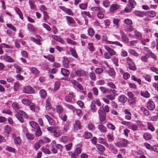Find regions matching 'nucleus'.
<instances>
[{
  "mask_svg": "<svg viewBox=\"0 0 158 158\" xmlns=\"http://www.w3.org/2000/svg\"><path fill=\"white\" fill-rule=\"evenodd\" d=\"M50 99L49 98H48L46 100V109L47 110H49L52 108V106L50 103Z\"/></svg>",
  "mask_w": 158,
  "mask_h": 158,
  "instance_id": "obj_15",
  "label": "nucleus"
},
{
  "mask_svg": "<svg viewBox=\"0 0 158 158\" xmlns=\"http://www.w3.org/2000/svg\"><path fill=\"white\" fill-rule=\"evenodd\" d=\"M98 112L99 115V119L101 122L105 121L106 120V113L102 109L101 107L99 109Z\"/></svg>",
  "mask_w": 158,
  "mask_h": 158,
  "instance_id": "obj_3",
  "label": "nucleus"
},
{
  "mask_svg": "<svg viewBox=\"0 0 158 158\" xmlns=\"http://www.w3.org/2000/svg\"><path fill=\"white\" fill-rule=\"evenodd\" d=\"M36 131L35 133V135L36 137H38L41 136L42 134V132L41 130V129L40 127L36 129Z\"/></svg>",
  "mask_w": 158,
  "mask_h": 158,
  "instance_id": "obj_35",
  "label": "nucleus"
},
{
  "mask_svg": "<svg viewBox=\"0 0 158 158\" xmlns=\"http://www.w3.org/2000/svg\"><path fill=\"white\" fill-rule=\"evenodd\" d=\"M34 90L31 87L27 86L23 88V91L25 93L31 94L34 92Z\"/></svg>",
  "mask_w": 158,
  "mask_h": 158,
  "instance_id": "obj_4",
  "label": "nucleus"
},
{
  "mask_svg": "<svg viewBox=\"0 0 158 158\" xmlns=\"http://www.w3.org/2000/svg\"><path fill=\"white\" fill-rule=\"evenodd\" d=\"M41 149L42 151L45 154H49L51 153L50 150L47 148H44L43 147H42Z\"/></svg>",
  "mask_w": 158,
  "mask_h": 158,
  "instance_id": "obj_52",
  "label": "nucleus"
},
{
  "mask_svg": "<svg viewBox=\"0 0 158 158\" xmlns=\"http://www.w3.org/2000/svg\"><path fill=\"white\" fill-rule=\"evenodd\" d=\"M22 102L24 105H29L31 103V101L30 99L26 98H23L22 100Z\"/></svg>",
  "mask_w": 158,
  "mask_h": 158,
  "instance_id": "obj_26",
  "label": "nucleus"
},
{
  "mask_svg": "<svg viewBox=\"0 0 158 158\" xmlns=\"http://www.w3.org/2000/svg\"><path fill=\"white\" fill-rule=\"evenodd\" d=\"M119 7V5L117 4L111 5L109 9L110 11L113 12L118 9Z\"/></svg>",
  "mask_w": 158,
  "mask_h": 158,
  "instance_id": "obj_10",
  "label": "nucleus"
},
{
  "mask_svg": "<svg viewBox=\"0 0 158 158\" xmlns=\"http://www.w3.org/2000/svg\"><path fill=\"white\" fill-rule=\"evenodd\" d=\"M14 141L16 144H20L21 143V140L19 136L16 137L14 139Z\"/></svg>",
  "mask_w": 158,
  "mask_h": 158,
  "instance_id": "obj_41",
  "label": "nucleus"
},
{
  "mask_svg": "<svg viewBox=\"0 0 158 158\" xmlns=\"http://www.w3.org/2000/svg\"><path fill=\"white\" fill-rule=\"evenodd\" d=\"M116 96V95H114V94H111L107 95L106 97L108 99L112 101L114 99Z\"/></svg>",
  "mask_w": 158,
  "mask_h": 158,
  "instance_id": "obj_36",
  "label": "nucleus"
},
{
  "mask_svg": "<svg viewBox=\"0 0 158 158\" xmlns=\"http://www.w3.org/2000/svg\"><path fill=\"white\" fill-rule=\"evenodd\" d=\"M69 51L71 54L75 58L77 59L78 56L75 49L72 48H69Z\"/></svg>",
  "mask_w": 158,
  "mask_h": 158,
  "instance_id": "obj_20",
  "label": "nucleus"
},
{
  "mask_svg": "<svg viewBox=\"0 0 158 158\" xmlns=\"http://www.w3.org/2000/svg\"><path fill=\"white\" fill-rule=\"evenodd\" d=\"M134 34L136 38L137 39L141 40L142 38V35L140 32L136 31H134Z\"/></svg>",
  "mask_w": 158,
  "mask_h": 158,
  "instance_id": "obj_29",
  "label": "nucleus"
},
{
  "mask_svg": "<svg viewBox=\"0 0 158 158\" xmlns=\"http://www.w3.org/2000/svg\"><path fill=\"white\" fill-rule=\"evenodd\" d=\"M91 79L92 81H95L96 80V77L95 73L94 71H91L89 74Z\"/></svg>",
  "mask_w": 158,
  "mask_h": 158,
  "instance_id": "obj_32",
  "label": "nucleus"
},
{
  "mask_svg": "<svg viewBox=\"0 0 158 158\" xmlns=\"http://www.w3.org/2000/svg\"><path fill=\"white\" fill-rule=\"evenodd\" d=\"M140 95L145 98H148L150 96V94L147 91L141 92L140 93Z\"/></svg>",
  "mask_w": 158,
  "mask_h": 158,
  "instance_id": "obj_39",
  "label": "nucleus"
},
{
  "mask_svg": "<svg viewBox=\"0 0 158 158\" xmlns=\"http://www.w3.org/2000/svg\"><path fill=\"white\" fill-rule=\"evenodd\" d=\"M135 100L134 98H129L128 100V102L129 105L131 106L135 105Z\"/></svg>",
  "mask_w": 158,
  "mask_h": 158,
  "instance_id": "obj_30",
  "label": "nucleus"
},
{
  "mask_svg": "<svg viewBox=\"0 0 158 158\" xmlns=\"http://www.w3.org/2000/svg\"><path fill=\"white\" fill-rule=\"evenodd\" d=\"M127 97L123 94L121 95L118 97V100L121 103H124L127 101Z\"/></svg>",
  "mask_w": 158,
  "mask_h": 158,
  "instance_id": "obj_12",
  "label": "nucleus"
},
{
  "mask_svg": "<svg viewBox=\"0 0 158 158\" xmlns=\"http://www.w3.org/2000/svg\"><path fill=\"white\" fill-rule=\"evenodd\" d=\"M82 151V149L80 147H77L76 148L74 152V153H75L76 154L78 155V154H80Z\"/></svg>",
  "mask_w": 158,
  "mask_h": 158,
  "instance_id": "obj_55",
  "label": "nucleus"
},
{
  "mask_svg": "<svg viewBox=\"0 0 158 158\" xmlns=\"http://www.w3.org/2000/svg\"><path fill=\"white\" fill-rule=\"evenodd\" d=\"M57 127L55 126H52L48 127L47 128L48 130L51 132H54L55 130L57 129Z\"/></svg>",
  "mask_w": 158,
  "mask_h": 158,
  "instance_id": "obj_57",
  "label": "nucleus"
},
{
  "mask_svg": "<svg viewBox=\"0 0 158 158\" xmlns=\"http://www.w3.org/2000/svg\"><path fill=\"white\" fill-rule=\"evenodd\" d=\"M81 128V126L80 121L78 120H76L73 124V129L74 131H76Z\"/></svg>",
  "mask_w": 158,
  "mask_h": 158,
  "instance_id": "obj_7",
  "label": "nucleus"
},
{
  "mask_svg": "<svg viewBox=\"0 0 158 158\" xmlns=\"http://www.w3.org/2000/svg\"><path fill=\"white\" fill-rule=\"evenodd\" d=\"M88 32L89 35L90 36H92L94 34V30L92 28L88 29Z\"/></svg>",
  "mask_w": 158,
  "mask_h": 158,
  "instance_id": "obj_54",
  "label": "nucleus"
},
{
  "mask_svg": "<svg viewBox=\"0 0 158 158\" xmlns=\"http://www.w3.org/2000/svg\"><path fill=\"white\" fill-rule=\"evenodd\" d=\"M122 147H125L127 144V141L125 139L123 140L122 141H120Z\"/></svg>",
  "mask_w": 158,
  "mask_h": 158,
  "instance_id": "obj_51",
  "label": "nucleus"
},
{
  "mask_svg": "<svg viewBox=\"0 0 158 158\" xmlns=\"http://www.w3.org/2000/svg\"><path fill=\"white\" fill-rule=\"evenodd\" d=\"M98 128L99 131L102 133L105 132L106 131V129L102 124H100L98 125Z\"/></svg>",
  "mask_w": 158,
  "mask_h": 158,
  "instance_id": "obj_14",
  "label": "nucleus"
},
{
  "mask_svg": "<svg viewBox=\"0 0 158 158\" xmlns=\"http://www.w3.org/2000/svg\"><path fill=\"white\" fill-rule=\"evenodd\" d=\"M39 94L41 97L43 98H46L47 95L46 91L44 89H42L40 91Z\"/></svg>",
  "mask_w": 158,
  "mask_h": 158,
  "instance_id": "obj_24",
  "label": "nucleus"
},
{
  "mask_svg": "<svg viewBox=\"0 0 158 158\" xmlns=\"http://www.w3.org/2000/svg\"><path fill=\"white\" fill-rule=\"evenodd\" d=\"M103 71V69L102 68H97L95 70V72L96 73L100 74Z\"/></svg>",
  "mask_w": 158,
  "mask_h": 158,
  "instance_id": "obj_63",
  "label": "nucleus"
},
{
  "mask_svg": "<svg viewBox=\"0 0 158 158\" xmlns=\"http://www.w3.org/2000/svg\"><path fill=\"white\" fill-rule=\"evenodd\" d=\"M120 33L121 36L122 40L125 42L128 43V39L124 32L122 31H120Z\"/></svg>",
  "mask_w": 158,
  "mask_h": 158,
  "instance_id": "obj_11",
  "label": "nucleus"
},
{
  "mask_svg": "<svg viewBox=\"0 0 158 158\" xmlns=\"http://www.w3.org/2000/svg\"><path fill=\"white\" fill-rule=\"evenodd\" d=\"M43 141L42 140H39L37 143H35L34 144V147L36 151H37L41 146V144L42 143Z\"/></svg>",
  "mask_w": 158,
  "mask_h": 158,
  "instance_id": "obj_38",
  "label": "nucleus"
},
{
  "mask_svg": "<svg viewBox=\"0 0 158 158\" xmlns=\"http://www.w3.org/2000/svg\"><path fill=\"white\" fill-rule=\"evenodd\" d=\"M44 57L51 62H53L55 61V58L52 55H50L47 56H44Z\"/></svg>",
  "mask_w": 158,
  "mask_h": 158,
  "instance_id": "obj_23",
  "label": "nucleus"
},
{
  "mask_svg": "<svg viewBox=\"0 0 158 158\" xmlns=\"http://www.w3.org/2000/svg\"><path fill=\"white\" fill-rule=\"evenodd\" d=\"M85 137L86 139H90L91 138L92 136V134L90 132H85Z\"/></svg>",
  "mask_w": 158,
  "mask_h": 158,
  "instance_id": "obj_61",
  "label": "nucleus"
},
{
  "mask_svg": "<svg viewBox=\"0 0 158 158\" xmlns=\"http://www.w3.org/2000/svg\"><path fill=\"white\" fill-rule=\"evenodd\" d=\"M75 74L78 77H81L85 75V72L83 69H78L76 71Z\"/></svg>",
  "mask_w": 158,
  "mask_h": 158,
  "instance_id": "obj_13",
  "label": "nucleus"
},
{
  "mask_svg": "<svg viewBox=\"0 0 158 158\" xmlns=\"http://www.w3.org/2000/svg\"><path fill=\"white\" fill-rule=\"evenodd\" d=\"M66 18L67 21L73 24L75 22L73 19L70 17L67 16L66 17Z\"/></svg>",
  "mask_w": 158,
  "mask_h": 158,
  "instance_id": "obj_50",
  "label": "nucleus"
},
{
  "mask_svg": "<svg viewBox=\"0 0 158 158\" xmlns=\"http://www.w3.org/2000/svg\"><path fill=\"white\" fill-rule=\"evenodd\" d=\"M56 112L58 114H60V113H62L63 111V108L60 105H57L56 107Z\"/></svg>",
  "mask_w": 158,
  "mask_h": 158,
  "instance_id": "obj_31",
  "label": "nucleus"
},
{
  "mask_svg": "<svg viewBox=\"0 0 158 158\" xmlns=\"http://www.w3.org/2000/svg\"><path fill=\"white\" fill-rule=\"evenodd\" d=\"M108 73L109 75L112 77H114L115 75V73L114 70V69L112 68L110 69Z\"/></svg>",
  "mask_w": 158,
  "mask_h": 158,
  "instance_id": "obj_43",
  "label": "nucleus"
},
{
  "mask_svg": "<svg viewBox=\"0 0 158 158\" xmlns=\"http://www.w3.org/2000/svg\"><path fill=\"white\" fill-rule=\"evenodd\" d=\"M90 108L91 110L93 112H96V106L95 105V103H94V101H93L90 105Z\"/></svg>",
  "mask_w": 158,
  "mask_h": 158,
  "instance_id": "obj_42",
  "label": "nucleus"
},
{
  "mask_svg": "<svg viewBox=\"0 0 158 158\" xmlns=\"http://www.w3.org/2000/svg\"><path fill=\"white\" fill-rule=\"evenodd\" d=\"M20 86L19 83L17 82H16L14 84V89L15 91H17L18 89L19 88Z\"/></svg>",
  "mask_w": 158,
  "mask_h": 158,
  "instance_id": "obj_56",
  "label": "nucleus"
},
{
  "mask_svg": "<svg viewBox=\"0 0 158 158\" xmlns=\"http://www.w3.org/2000/svg\"><path fill=\"white\" fill-rule=\"evenodd\" d=\"M3 60L6 61L8 62H13L14 60L10 56L5 55L3 58Z\"/></svg>",
  "mask_w": 158,
  "mask_h": 158,
  "instance_id": "obj_17",
  "label": "nucleus"
},
{
  "mask_svg": "<svg viewBox=\"0 0 158 158\" xmlns=\"http://www.w3.org/2000/svg\"><path fill=\"white\" fill-rule=\"evenodd\" d=\"M88 48L91 52H92L94 51V48L92 43H89L88 44Z\"/></svg>",
  "mask_w": 158,
  "mask_h": 158,
  "instance_id": "obj_58",
  "label": "nucleus"
},
{
  "mask_svg": "<svg viewBox=\"0 0 158 158\" xmlns=\"http://www.w3.org/2000/svg\"><path fill=\"white\" fill-rule=\"evenodd\" d=\"M131 79L135 81H137L139 85L141 84V80L139 78H137L134 76L132 75L131 76Z\"/></svg>",
  "mask_w": 158,
  "mask_h": 158,
  "instance_id": "obj_46",
  "label": "nucleus"
},
{
  "mask_svg": "<svg viewBox=\"0 0 158 158\" xmlns=\"http://www.w3.org/2000/svg\"><path fill=\"white\" fill-rule=\"evenodd\" d=\"M128 52L130 54L132 55L133 56H134L136 57L139 56L138 54L133 49H129L128 50Z\"/></svg>",
  "mask_w": 158,
  "mask_h": 158,
  "instance_id": "obj_34",
  "label": "nucleus"
},
{
  "mask_svg": "<svg viewBox=\"0 0 158 158\" xmlns=\"http://www.w3.org/2000/svg\"><path fill=\"white\" fill-rule=\"evenodd\" d=\"M145 15L151 18L154 17L156 15V13L153 11H147L145 12Z\"/></svg>",
  "mask_w": 158,
  "mask_h": 158,
  "instance_id": "obj_9",
  "label": "nucleus"
},
{
  "mask_svg": "<svg viewBox=\"0 0 158 158\" xmlns=\"http://www.w3.org/2000/svg\"><path fill=\"white\" fill-rule=\"evenodd\" d=\"M110 148L112 150L113 153L114 154H116L118 152V150L112 144H110Z\"/></svg>",
  "mask_w": 158,
  "mask_h": 158,
  "instance_id": "obj_37",
  "label": "nucleus"
},
{
  "mask_svg": "<svg viewBox=\"0 0 158 158\" xmlns=\"http://www.w3.org/2000/svg\"><path fill=\"white\" fill-rule=\"evenodd\" d=\"M79 7L81 9L84 10L86 9L87 7V4L86 3L85 4H81L79 5Z\"/></svg>",
  "mask_w": 158,
  "mask_h": 158,
  "instance_id": "obj_59",
  "label": "nucleus"
},
{
  "mask_svg": "<svg viewBox=\"0 0 158 158\" xmlns=\"http://www.w3.org/2000/svg\"><path fill=\"white\" fill-rule=\"evenodd\" d=\"M31 73L36 76H38L40 73L38 69L35 67H30L29 68Z\"/></svg>",
  "mask_w": 158,
  "mask_h": 158,
  "instance_id": "obj_8",
  "label": "nucleus"
},
{
  "mask_svg": "<svg viewBox=\"0 0 158 158\" xmlns=\"http://www.w3.org/2000/svg\"><path fill=\"white\" fill-rule=\"evenodd\" d=\"M15 116L22 123L24 122V118L27 119L28 117V115L25 112L22 110L19 111L15 115Z\"/></svg>",
  "mask_w": 158,
  "mask_h": 158,
  "instance_id": "obj_1",
  "label": "nucleus"
},
{
  "mask_svg": "<svg viewBox=\"0 0 158 158\" xmlns=\"http://www.w3.org/2000/svg\"><path fill=\"white\" fill-rule=\"evenodd\" d=\"M96 148L100 151L103 152L105 150V147L101 144H97Z\"/></svg>",
  "mask_w": 158,
  "mask_h": 158,
  "instance_id": "obj_45",
  "label": "nucleus"
},
{
  "mask_svg": "<svg viewBox=\"0 0 158 158\" xmlns=\"http://www.w3.org/2000/svg\"><path fill=\"white\" fill-rule=\"evenodd\" d=\"M6 150L8 151L9 152H15V149L11 147L10 146H7L6 148Z\"/></svg>",
  "mask_w": 158,
  "mask_h": 158,
  "instance_id": "obj_47",
  "label": "nucleus"
},
{
  "mask_svg": "<svg viewBox=\"0 0 158 158\" xmlns=\"http://www.w3.org/2000/svg\"><path fill=\"white\" fill-rule=\"evenodd\" d=\"M15 10L17 13L19 15V18L22 19H23V15L20 9L17 7L15 8Z\"/></svg>",
  "mask_w": 158,
  "mask_h": 158,
  "instance_id": "obj_28",
  "label": "nucleus"
},
{
  "mask_svg": "<svg viewBox=\"0 0 158 158\" xmlns=\"http://www.w3.org/2000/svg\"><path fill=\"white\" fill-rule=\"evenodd\" d=\"M29 124L31 127L35 129L38 128L39 127L38 124L34 121L29 122Z\"/></svg>",
  "mask_w": 158,
  "mask_h": 158,
  "instance_id": "obj_16",
  "label": "nucleus"
},
{
  "mask_svg": "<svg viewBox=\"0 0 158 158\" xmlns=\"http://www.w3.org/2000/svg\"><path fill=\"white\" fill-rule=\"evenodd\" d=\"M147 106L149 110H153L155 107L154 102L151 100H149L148 102Z\"/></svg>",
  "mask_w": 158,
  "mask_h": 158,
  "instance_id": "obj_6",
  "label": "nucleus"
},
{
  "mask_svg": "<svg viewBox=\"0 0 158 158\" xmlns=\"http://www.w3.org/2000/svg\"><path fill=\"white\" fill-rule=\"evenodd\" d=\"M63 64L64 67L68 68L69 67V60L67 57H63Z\"/></svg>",
  "mask_w": 158,
  "mask_h": 158,
  "instance_id": "obj_19",
  "label": "nucleus"
},
{
  "mask_svg": "<svg viewBox=\"0 0 158 158\" xmlns=\"http://www.w3.org/2000/svg\"><path fill=\"white\" fill-rule=\"evenodd\" d=\"M91 10L93 11H104V10L102 8L100 7L94 6L91 8Z\"/></svg>",
  "mask_w": 158,
  "mask_h": 158,
  "instance_id": "obj_27",
  "label": "nucleus"
},
{
  "mask_svg": "<svg viewBox=\"0 0 158 158\" xmlns=\"http://www.w3.org/2000/svg\"><path fill=\"white\" fill-rule=\"evenodd\" d=\"M107 43L109 44H115L121 47L123 46V45L118 41H107Z\"/></svg>",
  "mask_w": 158,
  "mask_h": 158,
  "instance_id": "obj_40",
  "label": "nucleus"
},
{
  "mask_svg": "<svg viewBox=\"0 0 158 158\" xmlns=\"http://www.w3.org/2000/svg\"><path fill=\"white\" fill-rule=\"evenodd\" d=\"M105 11H99L97 15L98 17L100 19H103L104 17V14L103 13V12Z\"/></svg>",
  "mask_w": 158,
  "mask_h": 158,
  "instance_id": "obj_44",
  "label": "nucleus"
},
{
  "mask_svg": "<svg viewBox=\"0 0 158 158\" xmlns=\"http://www.w3.org/2000/svg\"><path fill=\"white\" fill-rule=\"evenodd\" d=\"M73 145L72 143H70L68 144L65 145V147L67 151H70L72 148Z\"/></svg>",
  "mask_w": 158,
  "mask_h": 158,
  "instance_id": "obj_53",
  "label": "nucleus"
},
{
  "mask_svg": "<svg viewBox=\"0 0 158 158\" xmlns=\"http://www.w3.org/2000/svg\"><path fill=\"white\" fill-rule=\"evenodd\" d=\"M148 128L152 131H154L155 130V128L152 125L149 123H148Z\"/></svg>",
  "mask_w": 158,
  "mask_h": 158,
  "instance_id": "obj_60",
  "label": "nucleus"
},
{
  "mask_svg": "<svg viewBox=\"0 0 158 158\" xmlns=\"http://www.w3.org/2000/svg\"><path fill=\"white\" fill-rule=\"evenodd\" d=\"M103 5L105 7H107L109 6L110 2L108 0H104L103 2Z\"/></svg>",
  "mask_w": 158,
  "mask_h": 158,
  "instance_id": "obj_62",
  "label": "nucleus"
},
{
  "mask_svg": "<svg viewBox=\"0 0 158 158\" xmlns=\"http://www.w3.org/2000/svg\"><path fill=\"white\" fill-rule=\"evenodd\" d=\"M140 110L145 116H148L149 115V112L145 108L143 107H142L140 108Z\"/></svg>",
  "mask_w": 158,
  "mask_h": 158,
  "instance_id": "obj_25",
  "label": "nucleus"
},
{
  "mask_svg": "<svg viewBox=\"0 0 158 158\" xmlns=\"http://www.w3.org/2000/svg\"><path fill=\"white\" fill-rule=\"evenodd\" d=\"M105 49L108 52L110 55L111 56L115 55L116 54V52L113 49L107 45L104 46Z\"/></svg>",
  "mask_w": 158,
  "mask_h": 158,
  "instance_id": "obj_5",
  "label": "nucleus"
},
{
  "mask_svg": "<svg viewBox=\"0 0 158 158\" xmlns=\"http://www.w3.org/2000/svg\"><path fill=\"white\" fill-rule=\"evenodd\" d=\"M5 130L7 134H9L11 132L12 130L10 126L6 125L5 127Z\"/></svg>",
  "mask_w": 158,
  "mask_h": 158,
  "instance_id": "obj_64",
  "label": "nucleus"
},
{
  "mask_svg": "<svg viewBox=\"0 0 158 158\" xmlns=\"http://www.w3.org/2000/svg\"><path fill=\"white\" fill-rule=\"evenodd\" d=\"M133 13L137 16L140 17H143L145 15V12L137 10H136L134 11L133 12Z\"/></svg>",
  "mask_w": 158,
  "mask_h": 158,
  "instance_id": "obj_21",
  "label": "nucleus"
},
{
  "mask_svg": "<svg viewBox=\"0 0 158 158\" xmlns=\"http://www.w3.org/2000/svg\"><path fill=\"white\" fill-rule=\"evenodd\" d=\"M143 136L144 138L146 140H149L152 138V135L148 132L144 133Z\"/></svg>",
  "mask_w": 158,
  "mask_h": 158,
  "instance_id": "obj_33",
  "label": "nucleus"
},
{
  "mask_svg": "<svg viewBox=\"0 0 158 158\" xmlns=\"http://www.w3.org/2000/svg\"><path fill=\"white\" fill-rule=\"evenodd\" d=\"M59 117L64 121H65L67 119V116L64 113L59 114Z\"/></svg>",
  "mask_w": 158,
  "mask_h": 158,
  "instance_id": "obj_48",
  "label": "nucleus"
},
{
  "mask_svg": "<svg viewBox=\"0 0 158 158\" xmlns=\"http://www.w3.org/2000/svg\"><path fill=\"white\" fill-rule=\"evenodd\" d=\"M136 5V3L134 0H129V4L127 5L124 9L125 11L127 13L131 11Z\"/></svg>",
  "mask_w": 158,
  "mask_h": 158,
  "instance_id": "obj_2",
  "label": "nucleus"
},
{
  "mask_svg": "<svg viewBox=\"0 0 158 158\" xmlns=\"http://www.w3.org/2000/svg\"><path fill=\"white\" fill-rule=\"evenodd\" d=\"M26 136L27 139L29 140H33L35 137V136L34 134L29 132L26 133Z\"/></svg>",
  "mask_w": 158,
  "mask_h": 158,
  "instance_id": "obj_18",
  "label": "nucleus"
},
{
  "mask_svg": "<svg viewBox=\"0 0 158 158\" xmlns=\"http://www.w3.org/2000/svg\"><path fill=\"white\" fill-rule=\"evenodd\" d=\"M12 106L13 108L15 110H17L19 108V104L17 102L13 103Z\"/></svg>",
  "mask_w": 158,
  "mask_h": 158,
  "instance_id": "obj_49",
  "label": "nucleus"
},
{
  "mask_svg": "<svg viewBox=\"0 0 158 158\" xmlns=\"http://www.w3.org/2000/svg\"><path fill=\"white\" fill-rule=\"evenodd\" d=\"M61 72L62 75L65 77L68 76L69 74V70L65 68H61Z\"/></svg>",
  "mask_w": 158,
  "mask_h": 158,
  "instance_id": "obj_22",
  "label": "nucleus"
}]
</instances>
